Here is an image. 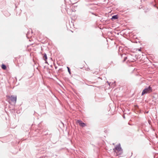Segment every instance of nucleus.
I'll use <instances>...</instances> for the list:
<instances>
[{
	"mask_svg": "<svg viewBox=\"0 0 158 158\" xmlns=\"http://www.w3.org/2000/svg\"><path fill=\"white\" fill-rule=\"evenodd\" d=\"M127 59V57H126L124 58V61H125Z\"/></svg>",
	"mask_w": 158,
	"mask_h": 158,
	"instance_id": "9",
	"label": "nucleus"
},
{
	"mask_svg": "<svg viewBox=\"0 0 158 158\" xmlns=\"http://www.w3.org/2000/svg\"><path fill=\"white\" fill-rule=\"evenodd\" d=\"M68 69V71L70 74H71V72L69 68L68 67H67Z\"/></svg>",
	"mask_w": 158,
	"mask_h": 158,
	"instance_id": "8",
	"label": "nucleus"
},
{
	"mask_svg": "<svg viewBox=\"0 0 158 158\" xmlns=\"http://www.w3.org/2000/svg\"><path fill=\"white\" fill-rule=\"evenodd\" d=\"M152 91V88L150 86H149L148 87L145 88L144 89L142 93V95L148 93H150Z\"/></svg>",
	"mask_w": 158,
	"mask_h": 158,
	"instance_id": "1",
	"label": "nucleus"
},
{
	"mask_svg": "<svg viewBox=\"0 0 158 158\" xmlns=\"http://www.w3.org/2000/svg\"><path fill=\"white\" fill-rule=\"evenodd\" d=\"M140 50H141V49H139V51H140Z\"/></svg>",
	"mask_w": 158,
	"mask_h": 158,
	"instance_id": "12",
	"label": "nucleus"
},
{
	"mask_svg": "<svg viewBox=\"0 0 158 158\" xmlns=\"http://www.w3.org/2000/svg\"><path fill=\"white\" fill-rule=\"evenodd\" d=\"M118 18V16L117 15H114L112 16L111 18V19L112 20L113 19H116Z\"/></svg>",
	"mask_w": 158,
	"mask_h": 158,
	"instance_id": "5",
	"label": "nucleus"
},
{
	"mask_svg": "<svg viewBox=\"0 0 158 158\" xmlns=\"http://www.w3.org/2000/svg\"><path fill=\"white\" fill-rule=\"evenodd\" d=\"M44 60L45 61L47 59V55L46 53H44Z\"/></svg>",
	"mask_w": 158,
	"mask_h": 158,
	"instance_id": "7",
	"label": "nucleus"
},
{
	"mask_svg": "<svg viewBox=\"0 0 158 158\" xmlns=\"http://www.w3.org/2000/svg\"><path fill=\"white\" fill-rule=\"evenodd\" d=\"M123 118H125V117L124 116H123Z\"/></svg>",
	"mask_w": 158,
	"mask_h": 158,
	"instance_id": "11",
	"label": "nucleus"
},
{
	"mask_svg": "<svg viewBox=\"0 0 158 158\" xmlns=\"http://www.w3.org/2000/svg\"><path fill=\"white\" fill-rule=\"evenodd\" d=\"M6 97L8 99H9V100H10L12 102L16 103V102L17 97L16 96H14L13 95L7 96Z\"/></svg>",
	"mask_w": 158,
	"mask_h": 158,
	"instance_id": "2",
	"label": "nucleus"
},
{
	"mask_svg": "<svg viewBox=\"0 0 158 158\" xmlns=\"http://www.w3.org/2000/svg\"><path fill=\"white\" fill-rule=\"evenodd\" d=\"M77 122L79 124V125L82 127H84L86 126V124L82 122L80 120H78L77 121Z\"/></svg>",
	"mask_w": 158,
	"mask_h": 158,
	"instance_id": "3",
	"label": "nucleus"
},
{
	"mask_svg": "<svg viewBox=\"0 0 158 158\" xmlns=\"http://www.w3.org/2000/svg\"><path fill=\"white\" fill-rule=\"evenodd\" d=\"M1 67L2 69L4 70H5L6 69V65L4 64H2Z\"/></svg>",
	"mask_w": 158,
	"mask_h": 158,
	"instance_id": "6",
	"label": "nucleus"
},
{
	"mask_svg": "<svg viewBox=\"0 0 158 158\" xmlns=\"http://www.w3.org/2000/svg\"><path fill=\"white\" fill-rule=\"evenodd\" d=\"M114 149H115L117 151H121L122 150L121 148V147L120 144L119 143L118 145H117L113 149V150H114Z\"/></svg>",
	"mask_w": 158,
	"mask_h": 158,
	"instance_id": "4",
	"label": "nucleus"
},
{
	"mask_svg": "<svg viewBox=\"0 0 158 158\" xmlns=\"http://www.w3.org/2000/svg\"><path fill=\"white\" fill-rule=\"evenodd\" d=\"M107 82L108 83V84L110 85V83H109L108 81H107Z\"/></svg>",
	"mask_w": 158,
	"mask_h": 158,
	"instance_id": "10",
	"label": "nucleus"
}]
</instances>
